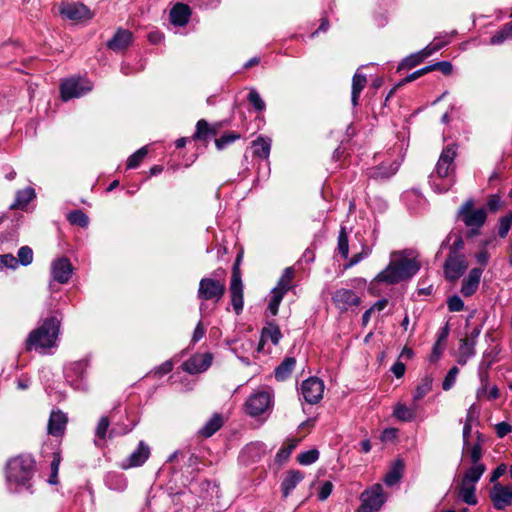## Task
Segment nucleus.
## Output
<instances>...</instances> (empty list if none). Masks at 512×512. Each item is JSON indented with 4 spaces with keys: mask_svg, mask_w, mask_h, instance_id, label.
<instances>
[{
    "mask_svg": "<svg viewBox=\"0 0 512 512\" xmlns=\"http://www.w3.org/2000/svg\"><path fill=\"white\" fill-rule=\"evenodd\" d=\"M418 256L414 249L393 251L389 264L372 280L371 289L376 283L394 285L410 280L421 269Z\"/></svg>",
    "mask_w": 512,
    "mask_h": 512,
    "instance_id": "f257e3e1",
    "label": "nucleus"
},
{
    "mask_svg": "<svg viewBox=\"0 0 512 512\" xmlns=\"http://www.w3.org/2000/svg\"><path fill=\"white\" fill-rule=\"evenodd\" d=\"M35 468V460L29 454H21L9 459L5 467V483L8 492L32 495Z\"/></svg>",
    "mask_w": 512,
    "mask_h": 512,
    "instance_id": "f03ea898",
    "label": "nucleus"
},
{
    "mask_svg": "<svg viewBox=\"0 0 512 512\" xmlns=\"http://www.w3.org/2000/svg\"><path fill=\"white\" fill-rule=\"evenodd\" d=\"M456 155L457 151L454 144H449L443 148L435 170L429 176L430 186L436 193H445L454 185V160Z\"/></svg>",
    "mask_w": 512,
    "mask_h": 512,
    "instance_id": "7ed1b4c3",
    "label": "nucleus"
},
{
    "mask_svg": "<svg viewBox=\"0 0 512 512\" xmlns=\"http://www.w3.org/2000/svg\"><path fill=\"white\" fill-rule=\"evenodd\" d=\"M60 326L61 320L56 316L45 318L37 328L29 333L26 339V350H35L46 354L49 349L56 347Z\"/></svg>",
    "mask_w": 512,
    "mask_h": 512,
    "instance_id": "20e7f679",
    "label": "nucleus"
},
{
    "mask_svg": "<svg viewBox=\"0 0 512 512\" xmlns=\"http://www.w3.org/2000/svg\"><path fill=\"white\" fill-rule=\"evenodd\" d=\"M225 271L218 269L213 272L214 277H204L199 282L197 297L201 301L219 302L226 292V285L224 280L218 277L224 276Z\"/></svg>",
    "mask_w": 512,
    "mask_h": 512,
    "instance_id": "39448f33",
    "label": "nucleus"
},
{
    "mask_svg": "<svg viewBox=\"0 0 512 512\" xmlns=\"http://www.w3.org/2000/svg\"><path fill=\"white\" fill-rule=\"evenodd\" d=\"M458 217L462 220L468 228V235L470 237L479 234L480 229L487 219V213L484 208H474V201L472 199L466 200L457 212Z\"/></svg>",
    "mask_w": 512,
    "mask_h": 512,
    "instance_id": "423d86ee",
    "label": "nucleus"
},
{
    "mask_svg": "<svg viewBox=\"0 0 512 512\" xmlns=\"http://www.w3.org/2000/svg\"><path fill=\"white\" fill-rule=\"evenodd\" d=\"M241 259L242 255L239 254L232 267L231 282L229 286L231 305L236 315H240L244 307V286L240 271Z\"/></svg>",
    "mask_w": 512,
    "mask_h": 512,
    "instance_id": "0eeeda50",
    "label": "nucleus"
},
{
    "mask_svg": "<svg viewBox=\"0 0 512 512\" xmlns=\"http://www.w3.org/2000/svg\"><path fill=\"white\" fill-rule=\"evenodd\" d=\"M294 277V270L292 267L284 269L277 285L271 290V296L267 306V310L272 316L277 315L280 303L284 295L292 288V280Z\"/></svg>",
    "mask_w": 512,
    "mask_h": 512,
    "instance_id": "6e6552de",
    "label": "nucleus"
},
{
    "mask_svg": "<svg viewBox=\"0 0 512 512\" xmlns=\"http://www.w3.org/2000/svg\"><path fill=\"white\" fill-rule=\"evenodd\" d=\"M93 84L83 77H70L62 81L60 85V94L63 101H69L73 98H79L89 93Z\"/></svg>",
    "mask_w": 512,
    "mask_h": 512,
    "instance_id": "1a4fd4ad",
    "label": "nucleus"
},
{
    "mask_svg": "<svg viewBox=\"0 0 512 512\" xmlns=\"http://www.w3.org/2000/svg\"><path fill=\"white\" fill-rule=\"evenodd\" d=\"M89 366L87 359L74 361L69 363L64 368V376L66 381L75 390L85 391L87 390L86 371Z\"/></svg>",
    "mask_w": 512,
    "mask_h": 512,
    "instance_id": "9d476101",
    "label": "nucleus"
},
{
    "mask_svg": "<svg viewBox=\"0 0 512 512\" xmlns=\"http://www.w3.org/2000/svg\"><path fill=\"white\" fill-rule=\"evenodd\" d=\"M361 504L357 512H378L386 501L381 484H374L360 496Z\"/></svg>",
    "mask_w": 512,
    "mask_h": 512,
    "instance_id": "9b49d317",
    "label": "nucleus"
},
{
    "mask_svg": "<svg viewBox=\"0 0 512 512\" xmlns=\"http://www.w3.org/2000/svg\"><path fill=\"white\" fill-rule=\"evenodd\" d=\"M272 404L273 394L271 391H257L246 400L245 410L248 415L256 417L270 410Z\"/></svg>",
    "mask_w": 512,
    "mask_h": 512,
    "instance_id": "f8f14e48",
    "label": "nucleus"
},
{
    "mask_svg": "<svg viewBox=\"0 0 512 512\" xmlns=\"http://www.w3.org/2000/svg\"><path fill=\"white\" fill-rule=\"evenodd\" d=\"M468 267L464 254H449L444 265V275L448 281L459 279Z\"/></svg>",
    "mask_w": 512,
    "mask_h": 512,
    "instance_id": "ddd939ff",
    "label": "nucleus"
},
{
    "mask_svg": "<svg viewBox=\"0 0 512 512\" xmlns=\"http://www.w3.org/2000/svg\"><path fill=\"white\" fill-rule=\"evenodd\" d=\"M301 395L303 399L309 404L318 403L324 392V383L317 377H309L301 384Z\"/></svg>",
    "mask_w": 512,
    "mask_h": 512,
    "instance_id": "4468645a",
    "label": "nucleus"
},
{
    "mask_svg": "<svg viewBox=\"0 0 512 512\" xmlns=\"http://www.w3.org/2000/svg\"><path fill=\"white\" fill-rule=\"evenodd\" d=\"M73 266L67 257H59L50 266L51 279L59 284H67L73 274Z\"/></svg>",
    "mask_w": 512,
    "mask_h": 512,
    "instance_id": "2eb2a0df",
    "label": "nucleus"
},
{
    "mask_svg": "<svg viewBox=\"0 0 512 512\" xmlns=\"http://www.w3.org/2000/svg\"><path fill=\"white\" fill-rule=\"evenodd\" d=\"M150 453L149 445L140 441L137 448L120 462L119 467L123 470L140 467L148 460Z\"/></svg>",
    "mask_w": 512,
    "mask_h": 512,
    "instance_id": "dca6fc26",
    "label": "nucleus"
},
{
    "mask_svg": "<svg viewBox=\"0 0 512 512\" xmlns=\"http://www.w3.org/2000/svg\"><path fill=\"white\" fill-rule=\"evenodd\" d=\"M332 301L342 312L347 311L352 306H358L361 302L359 296L351 289L340 288L332 295Z\"/></svg>",
    "mask_w": 512,
    "mask_h": 512,
    "instance_id": "f3484780",
    "label": "nucleus"
},
{
    "mask_svg": "<svg viewBox=\"0 0 512 512\" xmlns=\"http://www.w3.org/2000/svg\"><path fill=\"white\" fill-rule=\"evenodd\" d=\"M490 498L497 510L512 506V487L495 484L490 492Z\"/></svg>",
    "mask_w": 512,
    "mask_h": 512,
    "instance_id": "a211bd4d",
    "label": "nucleus"
},
{
    "mask_svg": "<svg viewBox=\"0 0 512 512\" xmlns=\"http://www.w3.org/2000/svg\"><path fill=\"white\" fill-rule=\"evenodd\" d=\"M212 354H196L186 360L183 364V370L189 374H197L206 371L212 363Z\"/></svg>",
    "mask_w": 512,
    "mask_h": 512,
    "instance_id": "6ab92c4d",
    "label": "nucleus"
},
{
    "mask_svg": "<svg viewBox=\"0 0 512 512\" xmlns=\"http://www.w3.org/2000/svg\"><path fill=\"white\" fill-rule=\"evenodd\" d=\"M60 13L63 17L72 21L90 20L93 17L89 8L82 3L64 4L60 9Z\"/></svg>",
    "mask_w": 512,
    "mask_h": 512,
    "instance_id": "aec40b11",
    "label": "nucleus"
},
{
    "mask_svg": "<svg viewBox=\"0 0 512 512\" xmlns=\"http://www.w3.org/2000/svg\"><path fill=\"white\" fill-rule=\"evenodd\" d=\"M68 422L67 415L61 410H52L48 420V434L59 437L65 432L66 425Z\"/></svg>",
    "mask_w": 512,
    "mask_h": 512,
    "instance_id": "412c9836",
    "label": "nucleus"
},
{
    "mask_svg": "<svg viewBox=\"0 0 512 512\" xmlns=\"http://www.w3.org/2000/svg\"><path fill=\"white\" fill-rule=\"evenodd\" d=\"M483 270L481 268H473L470 270L468 276L463 280L461 286V293L465 297L473 295L479 286Z\"/></svg>",
    "mask_w": 512,
    "mask_h": 512,
    "instance_id": "4be33fe9",
    "label": "nucleus"
},
{
    "mask_svg": "<svg viewBox=\"0 0 512 512\" xmlns=\"http://www.w3.org/2000/svg\"><path fill=\"white\" fill-rule=\"evenodd\" d=\"M133 35L129 30L119 28L107 42V47L115 52L126 49L132 42Z\"/></svg>",
    "mask_w": 512,
    "mask_h": 512,
    "instance_id": "5701e85b",
    "label": "nucleus"
},
{
    "mask_svg": "<svg viewBox=\"0 0 512 512\" xmlns=\"http://www.w3.org/2000/svg\"><path fill=\"white\" fill-rule=\"evenodd\" d=\"M282 338L280 328L274 322H267L261 331V338L258 346V351L263 349V345L270 341L272 344L277 345Z\"/></svg>",
    "mask_w": 512,
    "mask_h": 512,
    "instance_id": "b1692460",
    "label": "nucleus"
},
{
    "mask_svg": "<svg viewBox=\"0 0 512 512\" xmlns=\"http://www.w3.org/2000/svg\"><path fill=\"white\" fill-rule=\"evenodd\" d=\"M191 9L187 4L177 3L170 10V20L174 26L183 27L190 19Z\"/></svg>",
    "mask_w": 512,
    "mask_h": 512,
    "instance_id": "393cba45",
    "label": "nucleus"
},
{
    "mask_svg": "<svg viewBox=\"0 0 512 512\" xmlns=\"http://www.w3.org/2000/svg\"><path fill=\"white\" fill-rule=\"evenodd\" d=\"M304 479V473L299 470H290L281 483V491L284 498H287L296 486Z\"/></svg>",
    "mask_w": 512,
    "mask_h": 512,
    "instance_id": "a878e982",
    "label": "nucleus"
},
{
    "mask_svg": "<svg viewBox=\"0 0 512 512\" xmlns=\"http://www.w3.org/2000/svg\"><path fill=\"white\" fill-rule=\"evenodd\" d=\"M223 423V416L219 413H214L199 429L198 434L204 438H209L223 426Z\"/></svg>",
    "mask_w": 512,
    "mask_h": 512,
    "instance_id": "bb28decb",
    "label": "nucleus"
},
{
    "mask_svg": "<svg viewBox=\"0 0 512 512\" xmlns=\"http://www.w3.org/2000/svg\"><path fill=\"white\" fill-rule=\"evenodd\" d=\"M104 482L108 489L116 492H123L128 486L127 478L118 472L107 473Z\"/></svg>",
    "mask_w": 512,
    "mask_h": 512,
    "instance_id": "cd10ccee",
    "label": "nucleus"
},
{
    "mask_svg": "<svg viewBox=\"0 0 512 512\" xmlns=\"http://www.w3.org/2000/svg\"><path fill=\"white\" fill-rule=\"evenodd\" d=\"M265 449L261 443H250L241 452V459L246 463L257 462L264 454Z\"/></svg>",
    "mask_w": 512,
    "mask_h": 512,
    "instance_id": "c85d7f7f",
    "label": "nucleus"
},
{
    "mask_svg": "<svg viewBox=\"0 0 512 512\" xmlns=\"http://www.w3.org/2000/svg\"><path fill=\"white\" fill-rule=\"evenodd\" d=\"M401 162L399 160H394L391 163H382L377 166L371 173V177L375 179H388L396 174Z\"/></svg>",
    "mask_w": 512,
    "mask_h": 512,
    "instance_id": "c756f323",
    "label": "nucleus"
},
{
    "mask_svg": "<svg viewBox=\"0 0 512 512\" xmlns=\"http://www.w3.org/2000/svg\"><path fill=\"white\" fill-rule=\"evenodd\" d=\"M366 83V75L360 73L358 69L352 78L351 103L354 107L358 105L361 92Z\"/></svg>",
    "mask_w": 512,
    "mask_h": 512,
    "instance_id": "7c9ffc66",
    "label": "nucleus"
},
{
    "mask_svg": "<svg viewBox=\"0 0 512 512\" xmlns=\"http://www.w3.org/2000/svg\"><path fill=\"white\" fill-rule=\"evenodd\" d=\"M296 365L294 357H285L284 360L275 368L274 376L277 381H285L293 372Z\"/></svg>",
    "mask_w": 512,
    "mask_h": 512,
    "instance_id": "2f4dec72",
    "label": "nucleus"
},
{
    "mask_svg": "<svg viewBox=\"0 0 512 512\" xmlns=\"http://www.w3.org/2000/svg\"><path fill=\"white\" fill-rule=\"evenodd\" d=\"M454 34H455V32H453L451 35L446 34L444 36L435 37L434 40L430 44H428L426 47H424L420 51L421 54L423 55V57L427 58V57L431 56L432 54H434L435 52L442 49L447 44H449L451 41V38Z\"/></svg>",
    "mask_w": 512,
    "mask_h": 512,
    "instance_id": "473e14b6",
    "label": "nucleus"
},
{
    "mask_svg": "<svg viewBox=\"0 0 512 512\" xmlns=\"http://www.w3.org/2000/svg\"><path fill=\"white\" fill-rule=\"evenodd\" d=\"M393 415L400 421L412 422L417 416V405L406 406L404 404H397L394 407Z\"/></svg>",
    "mask_w": 512,
    "mask_h": 512,
    "instance_id": "72a5a7b5",
    "label": "nucleus"
},
{
    "mask_svg": "<svg viewBox=\"0 0 512 512\" xmlns=\"http://www.w3.org/2000/svg\"><path fill=\"white\" fill-rule=\"evenodd\" d=\"M253 154L259 158L267 160L271 151V139L259 136L252 142Z\"/></svg>",
    "mask_w": 512,
    "mask_h": 512,
    "instance_id": "f704fd0d",
    "label": "nucleus"
},
{
    "mask_svg": "<svg viewBox=\"0 0 512 512\" xmlns=\"http://www.w3.org/2000/svg\"><path fill=\"white\" fill-rule=\"evenodd\" d=\"M475 492L476 486L474 484L461 481V484L458 488V496L464 503L472 506L476 505L477 497Z\"/></svg>",
    "mask_w": 512,
    "mask_h": 512,
    "instance_id": "c9c22d12",
    "label": "nucleus"
},
{
    "mask_svg": "<svg viewBox=\"0 0 512 512\" xmlns=\"http://www.w3.org/2000/svg\"><path fill=\"white\" fill-rule=\"evenodd\" d=\"M404 469V463L402 460L398 459L394 462L392 467L386 473L383 481L387 486H393L397 484L402 478Z\"/></svg>",
    "mask_w": 512,
    "mask_h": 512,
    "instance_id": "e433bc0d",
    "label": "nucleus"
},
{
    "mask_svg": "<svg viewBox=\"0 0 512 512\" xmlns=\"http://www.w3.org/2000/svg\"><path fill=\"white\" fill-rule=\"evenodd\" d=\"M35 197V190L31 187L19 190L16 193L15 201L10 205V209L23 208Z\"/></svg>",
    "mask_w": 512,
    "mask_h": 512,
    "instance_id": "4c0bfd02",
    "label": "nucleus"
},
{
    "mask_svg": "<svg viewBox=\"0 0 512 512\" xmlns=\"http://www.w3.org/2000/svg\"><path fill=\"white\" fill-rule=\"evenodd\" d=\"M216 133L217 130L215 128L210 127L209 123L206 120L201 119L196 124V131L193 138L201 141H206L211 136H215Z\"/></svg>",
    "mask_w": 512,
    "mask_h": 512,
    "instance_id": "58836bf2",
    "label": "nucleus"
},
{
    "mask_svg": "<svg viewBox=\"0 0 512 512\" xmlns=\"http://www.w3.org/2000/svg\"><path fill=\"white\" fill-rule=\"evenodd\" d=\"M485 470H486V468H485L484 464H473L464 473L462 481L476 485V483L480 480V478L484 474Z\"/></svg>",
    "mask_w": 512,
    "mask_h": 512,
    "instance_id": "ea45409f",
    "label": "nucleus"
},
{
    "mask_svg": "<svg viewBox=\"0 0 512 512\" xmlns=\"http://www.w3.org/2000/svg\"><path fill=\"white\" fill-rule=\"evenodd\" d=\"M432 382L433 379L431 376L426 375L424 376L420 383L417 385L414 393H413V401H419L423 397H425L432 389Z\"/></svg>",
    "mask_w": 512,
    "mask_h": 512,
    "instance_id": "a19ab883",
    "label": "nucleus"
},
{
    "mask_svg": "<svg viewBox=\"0 0 512 512\" xmlns=\"http://www.w3.org/2000/svg\"><path fill=\"white\" fill-rule=\"evenodd\" d=\"M115 416L116 413L112 411L110 417L103 416L100 418L95 429L96 437H98L100 440H104L106 438L110 422L115 421Z\"/></svg>",
    "mask_w": 512,
    "mask_h": 512,
    "instance_id": "79ce46f5",
    "label": "nucleus"
},
{
    "mask_svg": "<svg viewBox=\"0 0 512 512\" xmlns=\"http://www.w3.org/2000/svg\"><path fill=\"white\" fill-rule=\"evenodd\" d=\"M67 220L72 225H77L81 228H86L89 224V217L82 210H73L67 214Z\"/></svg>",
    "mask_w": 512,
    "mask_h": 512,
    "instance_id": "37998d69",
    "label": "nucleus"
},
{
    "mask_svg": "<svg viewBox=\"0 0 512 512\" xmlns=\"http://www.w3.org/2000/svg\"><path fill=\"white\" fill-rule=\"evenodd\" d=\"M61 460H62V458H61L60 452H54L53 458H52V461L50 464V475L47 480L48 483L51 485H56L58 483V472H59Z\"/></svg>",
    "mask_w": 512,
    "mask_h": 512,
    "instance_id": "c03bdc74",
    "label": "nucleus"
},
{
    "mask_svg": "<svg viewBox=\"0 0 512 512\" xmlns=\"http://www.w3.org/2000/svg\"><path fill=\"white\" fill-rule=\"evenodd\" d=\"M425 58L421 54V52L412 53L409 56L405 57L399 64L398 70L401 69H412L415 66L419 65Z\"/></svg>",
    "mask_w": 512,
    "mask_h": 512,
    "instance_id": "a18cd8bd",
    "label": "nucleus"
},
{
    "mask_svg": "<svg viewBox=\"0 0 512 512\" xmlns=\"http://www.w3.org/2000/svg\"><path fill=\"white\" fill-rule=\"evenodd\" d=\"M148 154V148L147 146H143L140 149H138L136 152H134L132 155L129 156L127 160V168L128 169H135L137 168L140 163L143 161V159Z\"/></svg>",
    "mask_w": 512,
    "mask_h": 512,
    "instance_id": "49530a36",
    "label": "nucleus"
},
{
    "mask_svg": "<svg viewBox=\"0 0 512 512\" xmlns=\"http://www.w3.org/2000/svg\"><path fill=\"white\" fill-rule=\"evenodd\" d=\"M16 260L18 262V266H28L33 262V250L31 247L25 245L19 248L17 252Z\"/></svg>",
    "mask_w": 512,
    "mask_h": 512,
    "instance_id": "de8ad7c7",
    "label": "nucleus"
},
{
    "mask_svg": "<svg viewBox=\"0 0 512 512\" xmlns=\"http://www.w3.org/2000/svg\"><path fill=\"white\" fill-rule=\"evenodd\" d=\"M247 100L256 111L262 112L266 108L264 100L261 98L259 92L255 88H250Z\"/></svg>",
    "mask_w": 512,
    "mask_h": 512,
    "instance_id": "09e8293b",
    "label": "nucleus"
},
{
    "mask_svg": "<svg viewBox=\"0 0 512 512\" xmlns=\"http://www.w3.org/2000/svg\"><path fill=\"white\" fill-rule=\"evenodd\" d=\"M240 137V134L236 132L225 133L221 135L219 138L215 139V145L218 150H223L228 145L238 140Z\"/></svg>",
    "mask_w": 512,
    "mask_h": 512,
    "instance_id": "8fccbe9b",
    "label": "nucleus"
},
{
    "mask_svg": "<svg viewBox=\"0 0 512 512\" xmlns=\"http://www.w3.org/2000/svg\"><path fill=\"white\" fill-rule=\"evenodd\" d=\"M337 248H338L339 253L344 258L348 257V254H349V241H348V235H347L345 227H341V229L339 231Z\"/></svg>",
    "mask_w": 512,
    "mask_h": 512,
    "instance_id": "3c124183",
    "label": "nucleus"
},
{
    "mask_svg": "<svg viewBox=\"0 0 512 512\" xmlns=\"http://www.w3.org/2000/svg\"><path fill=\"white\" fill-rule=\"evenodd\" d=\"M319 458V451L317 449H310L300 453L297 456V461L301 465H310L316 462Z\"/></svg>",
    "mask_w": 512,
    "mask_h": 512,
    "instance_id": "603ef678",
    "label": "nucleus"
},
{
    "mask_svg": "<svg viewBox=\"0 0 512 512\" xmlns=\"http://www.w3.org/2000/svg\"><path fill=\"white\" fill-rule=\"evenodd\" d=\"M478 442L473 444L472 446L469 445V449L466 450L470 454V459L472 464H481L480 459L482 457V448H481V434L478 433Z\"/></svg>",
    "mask_w": 512,
    "mask_h": 512,
    "instance_id": "864d4df0",
    "label": "nucleus"
},
{
    "mask_svg": "<svg viewBox=\"0 0 512 512\" xmlns=\"http://www.w3.org/2000/svg\"><path fill=\"white\" fill-rule=\"evenodd\" d=\"M18 268V262L16 260V257L11 254H2L0 255V270L3 269H11L15 270Z\"/></svg>",
    "mask_w": 512,
    "mask_h": 512,
    "instance_id": "5fc2aeb1",
    "label": "nucleus"
},
{
    "mask_svg": "<svg viewBox=\"0 0 512 512\" xmlns=\"http://www.w3.org/2000/svg\"><path fill=\"white\" fill-rule=\"evenodd\" d=\"M458 373L459 369L456 366L449 369L442 383L443 390L448 391L454 386Z\"/></svg>",
    "mask_w": 512,
    "mask_h": 512,
    "instance_id": "6e6d98bb",
    "label": "nucleus"
},
{
    "mask_svg": "<svg viewBox=\"0 0 512 512\" xmlns=\"http://www.w3.org/2000/svg\"><path fill=\"white\" fill-rule=\"evenodd\" d=\"M512 227V214L506 215L499 219L498 235L505 238Z\"/></svg>",
    "mask_w": 512,
    "mask_h": 512,
    "instance_id": "4d7b16f0",
    "label": "nucleus"
},
{
    "mask_svg": "<svg viewBox=\"0 0 512 512\" xmlns=\"http://www.w3.org/2000/svg\"><path fill=\"white\" fill-rule=\"evenodd\" d=\"M471 420H472V416L470 415V413H468V415L466 417V420H465V423H464L463 433H462V436H463V450H468L469 449V436H470V433L472 431Z\"/></svg>",
    "mask_w": 512,
    "mask_h": 512,
    "instance_id": "13d9d810",
    "label": "nucleus"
},
{
    "mask_svg": "<svg viewBox=\"0 0 512 512\" xmlns=\"http://www.w3.org/2000/svg\"><path fill=\"white\" fill-rule=\"evenodd\" d=\"M447 305L449 311L459 312L464 308V301L458 295H453L448 298Z\"/></svg>",
    "mask_w": 512,
    "mask_h": 512,
    "instance_id": "bf43d9fd",
    "label": "nucleus"
},
{
    "mask_svg": "<svg viewBox=\"0 0 512 512\" xmlns=\"http://www.w3.org/2000/svg\"><path fill=\"white\" fill-rule=\"evenodd\" d=\"M502 204L501 197L498 194H493L488 198L486 206L490 212H496L501 208Z\"/></svg>",
    "mask_w": 512,
    "mask_h": 512,
    "instance_id": "052dcab7",
    "label": "nucleus"
},
{
    "mask_svg": "<svg viewBox=\"0 0 512 512\" xmlns=\"http://www.w3.org/2000/svg\"><path fill=\"white\" fill-rule=\"evenodd\" d=\"M173 369V363L170 360L165 361L160 366L155 367L153 370L154 375L158 377H162L163 375L168 374Z\"/></svg>",
    "mask_w": 512,
    "mask_h": 512,
    "instance_id": "680f3d73",
    "label": "nucleus"
},
{
    "mask_svg": "<svg viewBox=\"0 0 512 512\" xmlns=\"http://www.w3.org/2000/svg\"><path fill=\"white\" fill-rule=\"evenodd\" d=\"M371 253V250L369 248H364L361 252L354 254L351 259L349 260V263L347 267H352L359 262H361L363 259L367 258Z\"/></svg>",
    "mask_w": 512,
    "mask_h": 512,
    "instance_id": "e2e57ef3",
    "label": "nucleus"
},
{
    "mask_svg": "<svg viewBox=\"0 0 512 512\" xmlns=\"http://www.w3.org/2000/svg\"><path fill=\"white\" fill-rule=\"evenodd\" d=\"M459 350L461 356L466 358H470L475 354L473 344L469 343L467 339L461 341Z\"/></svg>",
    "mask_w": 512,
    "mask_h": 512,
    "instance_id": "0e129e2a",
    "label": "nucleus"
},
{
    "mask_svg": "<svg viewBox=\"0 0 512 512\" xmlns=\"http://www.w3.org/2000/svg\"><path fill=\"white\" fill-rule=\"evenodd\" d=\"M333 485L331 482L327 481L325 482L318 491V499L320 501L326 500L332 493Z\"/></svg>",
    "mask_w": 512,
    "mask_h": 512,
    "instance_id": "69168bd1",
    "label": "nucleus"
},
{
    "mask_svg": "<svg viewBox=\"0 0 512 512\" xmlns=\"http://www.w3.org/2000/svg\"><path fill=\"white\" fill-rule=\"evenodd\" d=\"M497 436L499 438L505 437L508 433L512 432V425L502 421L496 424L495 426Z\"/></svg>",
    "mask_w": 512,
    "mask_h": 512,
    "instance_id": "338daca9",
    "label": "nucleus"
},
{
    "mask_svg": "<svg viewBox=\"0 0 512 512\" xmlns=\"http://www.w3.org/2000/svg\"><path fill=\"white\" fill-rule=\"evenodd\" d=\"M443 351H444V347L441 345V343H439V341H437L433 345L432 352L429 356V361L431 363L437 362L439 360L440 356L442 355Z\"/></svg>",
    "mask_w": 512,
    "mask_h": 512,
    "instance_id": "774afa93",
    "label": "nucleus"
}]
</instances>
